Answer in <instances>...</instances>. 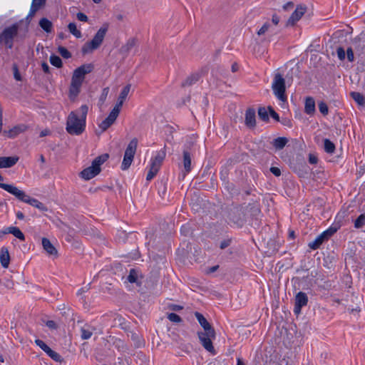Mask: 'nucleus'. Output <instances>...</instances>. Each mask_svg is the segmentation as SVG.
Returning a JSON list of instances; mask_svg holds the SVG:
<instances>
[{"mask_svg": "<svg viewBox=\"0 0 365 365\" xmlns=\"http://www.w3.org/2000/svg\"><path fill=\"white\" fill-rule=\"evenodd\" d=\"M271 27V24L269 22H265L262 26L257 31V34L258 36L264 35Z\"/></svg>", "mask_w": 365, "mask_h": 365, "instance_id": "obj_38", "label": "nucleus"}, {"mask_svg": "<svg viewBox=\"0 0 365 365\" xmlns=\"http://www.w3.org/2000/svg\"><path fill=\"white\" fill-rule=\"evenodd\" d=\"M130 84H128L125 86L121 91L119 97L118 98V102L116 105L114 106L113 109L120 112V108L124 103V101L126 99L130 91Z\"/></svg>", "mask_w": 365, "mask_h": 365, "instance_id": "obj_17", "label": "nucleus"}, {"mask_svg": "<svg viewBox=\"0 0 365 365\" xmlns=\"http://www.w3.org/2000/svg\"><path fill=\"white\" fill-rule=\"evenodd\" d=\"M294 8V3L292 1H289L284 4L283 9L285 11L291 10Z\"/></svg>", "mask_w": 365, "mask_h": 365, "instance_id": "obj_59", "label": "nucleus"}, {"mask_svg": "<svg viewBox=\"0 0 365 365\" xmlns=\"http://www.w3.org/2000/svg\"><path fill=\"white\" fill-rule=\"evenodd\" d=\"M306 11V7L302 5L297 6L296 9L292 14L290 17L288 19L287 21V26H294L296 22H297L302 16L304 14Z\"/></svg>", "mask_w": 365, "mask_h": 365, "instance_id": "obj_13", "label": "nucleus"}, {"mask_svg": "<svg viewBox=\"0 0 365 365\" xmlns=\"http://www.w3.org/2000/svg\"><path fill=\"white\" fill-rule=\"evenodd\" d=\"M324 150L328 153H333L335 150L334 144L329 139H324Z\"/></svg>", "mask_w": 365, "mask_h": 365, "instance_id": "obj_31", "label": "nucleus"}, {"mask_svg": "<svg viewBox=\"0 0 365 365\" xmlns=\"http://www.w3.org/2000/svg\"><path fill=\"white\" fill-rule=\"evenodd\" d=\"M327 240L326 237L324 236V234L321 233L319 235H318L316 239L312 242H310L308 244V246L312 250H317L319 248L321 245L324 242Z\"/></svg>", "mask_w": 365, "mask_h": 365, "instance_id": "obj_22", "label": "nucleus"}, {"mask_svg": "<svg viewBox=\"0 0 365 365\" xmlns=\"http://www.w3.org/2000/svg\"><path fill=\"white\" fill-rule=\"evenodd\" d=\"M19 33V25L14 24L8 26L0 34V43H4L6 46L11 49L14 46V39Z\"/></svg>", "mask_w": 365, "mask_h": 365, "instance_id": "obj_6", "label": "nucleus"}, {"mask_svg": "<svg viewBox=\"0 0 365 365\" xmlns=\"http://www.w3.org/2000/svg\"><path fill=\"white\" fill-rule=\"evenodd\" d=\"M137 40L135 38H130L127 42L120 47V53L126 56L131 49L136 45Z\"/></svg>", "mask_w": 365, "mask_h": 365, "instance_id": "obj_19", "label": "nucleus"}, {"mask_svg": "<svg viewBox=\"0 0 365 365\" xmlns=\"http://www.w3.org/2000/svg\"><path fill=\"white\" fill-rule=\"evenodd\" d=\"M41 67H42V69H43L44 73H50V67H49V66L48 65L47 63L43 62L41 63Z\"/></svg>", "mask_w": 365, "mask_h": 365, "instance_id": "obj_62", "label": "nucleus"}, {"mask_svg": "<svg viewBox=\"0 0 365 365\" xmlns=\"http://www.w3.org/2000/svg\"><path fill=\"white\" fill-rule=\"evenodd\" d=\"M108 29V25L107 24H104L100 29L97 31L93 38L88 42H86L82 47L81 51L83 54H86L92 52L93 50L97 49L102 43L106 32Z\"/></svg>", "mask_w": 365, "mask_h": 365, "instance_id": "obj_5", "label": "nucleus"}, {"mask_svg": "<svg viewBox=\"0 0 365 365\" xmlns=\"http://www.w3.org/2000/svg\"><path fill=\"white\" fill-rule=\"evenodd\" d=\"M27 125L24 124H20L15 125L12 128L8 130H4L3 134L7 138H14L17 136L19 134L24 133L27 130Z\"/></svg>", "mask_w": 365, "mask_h": 365, "instance_id": "obj_16", "label": "nucleus"}, {"mask_svg": "<svg viewBox=\"0 0 365 365\" xmlns=\"http://www.w3.org/2000/svg\"><path fill=\"white\" fill-rule=\"evenodd\" d=\"M280 21V18L277 14H273L272 16V22L274 25L277 26Z\"/></svg>", "mask_w": 365, "mask_h": 365, "instance_id": "obj_61", "label": "nucleus"}, {"mask_svg": "<svg viewBox=\"0 0 365 365\" xmlns=\"http://www.w3.org/2000/svg\"><path fill=\"white\" fill-rule=\"evenodd\" d=\"M351 96L352 98L360 106H364L365 103L364 96L359 92H351Z\"/></svg>", "mask_w": 365, "mask_h": 365, "instance_id": "obj_29", "label": "nucleus"}, {"mask_svg": "<svg viewBox=\"0 0 365 365\" xmlns=\"http://www.w3.org/2000/svg\"><path fill=\"white\" fill-rule=\"evenodd\" d=\"M336 232V229L334 227H330L328 230L324 231L322 233L324 234L327 240H328L331 236H332Z\"/></svg>", "mask_w": 365, "mask_h": 365, "instance_id": "obj_50", "label": "nucleus"}, {"mask_svg": "<svg viewBox=\"0 0 365 365\" xmlns=\"http://www.w3.org/2000/svg\"><path fill=\"white\" fill-rule=\"evenodd\" d=\"M39 9V8L36 6H34V4H31V9L29 12V16H33L35 13Z\"/></svg>", "mask_w": 365, "mask_h": 365, "instance_id": "obj_63", "label": "nucleus"}, {"mask_svg": "<svg viewBox=\"0 0 365 365\" xmlns=\"http://www.w3.org/2000/svg\"><path fill=\"white\" fill-rule=\"evenodd\" d=\"M3 165L4 168H9L13 167L19 161V157L17 156H9V157H1Z\"/></svg>", "mask_w": 365, "mask_h": 365, "instance_id": "obj_24", "label": "nucleus"}, {"mask_svg": "<svg viewBox=\"0 0 365 365\" xmlns=\"http://www.w3.org/2000/svg\"><path fill=\"white\" fill-rule=\"evenodd\" d=\"M245 125L252 129L256 126V115L255 110L253 108H248L245 111Z\"/></svg>", "mask_w": 365, "mask_h": 365, "instance_id": "obj_14", "label": "nucleus"}, {"mask_svg": "<svg viewBox=\"0 0 365 365\" xmlns=\"http://www.w3.org/2000/svg\"><path fill=\"white\" fill-rule=\"evenodd\" d=\"M134 158L124 155L121 165L122 170H127L131 165Z\"/></svg>", "mask_w": 365, "mask_h": 365, "instance_id": "obj_36", "label": "nucleus"}, {"mask_svg": "<svg viewBox=\"0 0 365 365\" xmlns=\"http://www.w3.org/2000/svg\"><path fill=\"white\" fill-rule=\"evenodd\" d=\"M130 337H131L132 340L134 341L135 346L136 347H140L143 345V341L141 340V337L139 334H138L136 333L131 332Z\"/></svg>", "mask_w": 365, "mask_h": 365, "instance_id": "obj_35", "label": "nucleus"}, {"mask_svg": "<svg viewBox=\"0 0 365 365\" xmlns=\"http://www.w3.org/2000/svg\"><path fill=\"white\" fill-rule=\"evenodd\" d=\"M109 158L107 153L96 157L92 162L91 165L83 169L80 175L82 178L88 180L96 176L101 172V165L103 164Z\"/></svg>", "mask_w": 365, "mask_h": 365, "instance_id": "obj_4", "label": "nucleus"}, {"mask_svg": "<svg viewBox=\"0 0 365 365\" xmlns=\"http://www.w3.org/2000/svg\"><path fill=\"white\" fill-rule=\"evenodd\" d=\"M336 54L339 60L344 61L346 58V53L342 47H338L336 48Z\"/></svg>", "mask_w": 365, "mask_h": 365, "instance_id": "obj_47", "label": "nucleus"}, {"mask_svg": "<svg viewBox=\"0 0 365 365\" xmlns=\"http://www.w3.org/2000/svg\"><path fill=\"white\" fill-rule=\"evenodd\" d=\"M200 78V74L198 73H193L188 76L182 83V86H190L197 82Z\"/></svg>", "mask_w": 365, "mask_h": 365, "instance_id": "obj_27", "label": "nucleus"}, {"mask_svg": "<svg viewBox=\"0 0 365 365\" xmlns=\"http://www.w3.org/2000/svg\"><path fill=\"white\" fill-rule=\"evenodd\" d=\"M35 344L46 353H47L48 350L51 349L44 341H43L41 339H36Z\"/></svg>", "mask_w": 365, "mask_h": 365, "instance_id": "obj_40", "label": "nucleus"}, {"mask_svg": "<svg viewBox=\"0 0 365 365\" xmlns=\"http://www.w3.org/2000/svg\"><path fill=\"white\" fill-rule=\"evenodd\" d=\"M309 162L311 164H316L318 162V158L316 155H314L313 154H309Z\"/></svg>", "mask_w": 365, "mask_h": 365, "instance_id": "obj_58", "label": "nucleus"}, {"mask_svg": "<svg viewBox=\"0 0 365 365\" xmlns=\"http://www.w3.org/2000/svg\"><path fill=\"white\" fill-rule=\"evenodd\" d=\"M88 111V107L83 105L68 114L66 129L70 135H79L85 130Z\"/></svg>", "mask_w": 365, "mask_h": 365, "instance_id": "obj_1", "label": "nucleus"}, {"mask_svg": "<svg viewBox=\"0 0 365 365\" xmlns=\"http://www.w3.org/2000/svg\"><path fill=\"white\" fill-rule=\"evenodd\" d=\"M180 232L185 236L192 234V229L189 225H182L180 228Z\"/></svg>", "mask_w": 365, "mask_h": 365, "instance_id": "obj_44", "label": "nucleus"}, {"mask_svg": "<svg viewBox=\"0 0 365 365\" xmlns=\"http://www.w3.org/2000/svg\"><path fill=\"white\" fill-rule=\"evenodd\" d=\"M58 52L64 58H69L71 57V53L63 46L58 48Z\"/></svg>", "mask_w": 365, "mask_h": 365, "instance_id": "obj_39", "label": "nucleus"}, {"mask_svg": "<svg viewBox=\"0 0 365 365\" xmlns=\"http://www.w3.org/2000/svg\"><path fill=\"white\" fill-rule=\"evenodd\" d=\"M36 207L43 212H46L48 210L47 207L40 201H38Z\"/></svg>", "mask_w": 365, "mask_h": 365, "instance_id": "obj_60", "label": "nucleus"}, {"mask_svg": "<svg viewBox=\"0 0 365 365\" xmlns=\"http://www.w3.org/2000/svg\"><path fill=\"white\" fill-rule=\"evenodd\" d=\"M108 92H109V88H108V87L104 88L103 89L101 96L99 98V102H101V103H103L105 102V101L106 100V98L108 95Z\"/></svg>", "mask_w": 365, "mask_h": 365, "instance_id": "obj_46", "label": "nucleus"}, {"mask_svg": "<svg viewBox=\"0 0 365 365\" xmlns=\"http://www.w3.org/2000/svg\"><path fill=\"white\" fill-rule=\"evenodd\" d=\"M138 140L136 138H133L128 143L124 155L134 158L138 147Z\"/></svg>", "mask_w": 365, "mask_h": 365, "instance_id": "obj_18", "label": "nucleus"}, {"mask_svg": "<svg viewBox=\"0 0 365 365\" xmlns=\"http://www.w3.org/2000/svg\"><path fill=\"white\" fill-rule=\"evenodd\" d=\"M0 262L3 267L7 268L9 267L10 255L8 249L5 247H3L0 251Z\"/></svg>", "mask_w": 365, "mask_h": 365, "instance_id": "obj_20", "label": "nucleus"}, {"mask_svg": "<svg viewBox=\"0 0 365 365\" xmlns=\"http://www.w3.org/2000/svg\"><path fill=\"white\" fill-rule=\"evenodd\" d=\"M268 110H269V114H270L271 117L272 118H274V120H276L277 121H279V116L278 113H277L274 111V110L272 108V107L269 106L268 107Z\"/></svg>", "mask_w": 365, "mask_h": 365, "instance_id": "obj_52", "label": "nucleus"}, {"mask_svg": "<svg viewBox=\"0 0 365 365\" xmlns=\"http://www.w3.org/2000/svg\"><path fill=\"white\" fill-rule=\"evenodd\" d=\"M229 220L238 227H242L245 222V212L242 207H234L229 211Z\"/></svg>", "mask_w": 365, "mask_h": 365, "instance_id": "obj_9", "label": "nucleus"}, {"mask_svg": "<svg viewBox=\"0 0 365 365\" xmlns=\"http://www.w3.org/2000/svg\"><path fill=\"white\" fill-rule=\"evenodd\" d=\"M46 1V0H33L32 4H34V6H36L40 9L42 6L45 5Z\"/></svg>", "mask_w": 365, "mask_h": 365, "instance_id": "obj_55", "label": "nucleus"}, {"mask_svg": "<svg viewBox=\"0 0 365 365\" xmlns=\"http://www.w3.org/2000/svg\"><path fill=\"white\" fill-rule=\"evenodd\" d=\"M46 325L51 329H56L58 328L56 323L53 320L46 321Z\"/></svg>", "mask_w": 365, "mask_h": 365, "instance_id": "obj_54", "label": "nucleus"}, {"mask_svg": "<svg viewBox=\"0 0 365 365\" xmlns=\"http://www.w3.org/2000/svg\"><path fill=\"white\" fill-rule=\"evenodd\" d=\"M168 319L173 322L179 323L182 322L181 317L175 313L168 314Z\"/></svg>", "mask_w": 365, "mask_h": 365, "instance_id": "obj_43", "label": "nucleus"}, {"mask_svg": "<svg viewBox=\"0 0 365 365\" xmlns=\"http://www.w3.org/2000/svg\"><path fill=\"white\" fill-rule=\"evenodd\" d=\"M165 155V151L162 150L157 153L155 158H152L150 170L146 176V180L148 181L151 180L158 173Z\"/></svg>", "mask_w": 365, "mask_h": 365, "instance_id": "obj_8", "label": "nucleus"}, {"mask_svg": "<svg viewBox=\"0 0 365 365\" xmlns=\"http://www.w3.org/2000/svg\"><path fill=\"white\" fill-rule=\"evenodd\" d=\"M346 57L349 62H353L354 61V51L351 47H349L346 50Z\"/></svg>", "mask_w": 365, "mask_h": 365, "instance_id": "obj_51", "label": "nucleus"}, {"mask_svg": "<svg viewBox=\"0 0 365 365\" xmlns=\"http://www.w3.org/2000/svg\"><path fill=\"white\" fill-rule=\"evenodd\" d=\"M230 240H224V241L221 242L220 247L223 250V249L227 247L230 245Z\"/></svg>", "mask_w": 365, "mask_h": 365, "instance_id": "obj_64", "label": "nucleus"}, {"mask_svg": "<svg viewBox=\"0 0 365 365\" xmlns=\"http://www.w3.org/2000/svg\"><path fill=\"white\" fill-rule=\"evenodd\" d=\"M50 62L53 66H56V68H61L63 66L61 58L56 55H51L50 56Z\"/></svg>", "mask_w": 365, "mask_h": 365, "instance_id": "obj_32", "label": "nucleus"}, {"mask_svg": "<svg viewBox=\"0 0 365 365\" xmlns=\"http://www.w3.org/2000/svg\"><path fill=\"white\" fill-rule=\"evenodd\" d=\"M0 187L14 195L18 200L24 202H26L29 197L24 191L19 190L17 187L13 185L0 182Z\"/></svg>", "mask_w": 365, "mask_h": 365, "instance_id": "obj_10", "label": "nucleus"}, {"mask_svg": "<svg viewBox=\"0 0 365 365\" xmlns=\"http://www.w3.org/2000/svg\"><path fill=\"white\" fill-rule=\"evenodd\" d=\"M81 338L83 339H88L91 337L93 332L85 328H82L81 330Z\"/></svg>", "mask_w": 365, "mask_h": 365, "instance_id": "obj_45", "label": "nucleus"}, {"mask_svg": "<svg viewBox=\"0 0 365 365\" xmlns=\"http://www.w3.org/2000/svg\"><path fill=\"white\" fill-rule=\"evenodd\" d=\"M41 244L43 249L48 257H52L53 259L58 257V252L57 249L48 238L43 237L41 240Z\"/></svg>", "mask_w": 365, "mask_h": 365, "instance_id": "obj_12", "label": "nucleus"}, {"mask_svg": "<svg viewBox=\"0 0 365 365\" xmlns=\"http://www.w3.org/2000/svg\"><path fill=\"white\" fill-rule=\"evenodd\" d=\"M39 26L41 28L44 30L47 33H50L52 30V22L47 19L46 18H42L39 21Z\"/></svg>", "mask_w": 365, "mask_h": 365, "instance_id": "obj_28", "label": "nucleus"}, {"mask_svg": "<svg viewBox=\"0 0 365 365\" xmlns=\"http://www.w3.org/2000/svg\"><path fill=\"white\" fill-rule=\"evenodd\" d=\"M138 279V274L136 271L133 269L130 270L129 274L128 276V281L130 283H134L136 282Z\"/></svg>", "mask_w": 365, "mask_h": 365, "instance_id": "obj_41", "label": "nucleus"}, {"mask_svg": "<svg viewBox=\"0 0 365 365\" xmlns=\"http://www.w3.org/2000/svg\"><path fill=\"white\" fill-rule=\"evenodd\" d=\"M304 111L308 115H313L315 113V102L313 98H306Z\"/></svg>", "mask_w": 365, "mask_h": 365, "instance_id": "obj_23", "label": "nucleus"}, {"mask_svg": "<svg viewBox=\"0 0 365 365\" xmlns=\"http://www.w3.org/2000/svg\"><path fill=\"white\" fill-rule=\"evenodd\" d=\"M68 29L69 31L75 36L76 38L81 37V33L79 30L77 29L76 25L75 23H70L68 26Z\"/></svg>", "mask_w": 365, "mask_h": 365, "instance_id": "obj_33", "label": "nucleus"}, {"mask_svg": "<svg viewBox=\"0 0 365 365\" xmlns=\"http://www.w3.org/2000/svg\"><path fill=\"white\" fill-rule=\"evenodd\" d=\"M258 115L259 118L264 122H267L269 120L268 112L264 107H259L258 108Z\"/></svg>", "mask_w": 365, "mask_h": 365, "instance_id": "obj_30", "label": "nucleus"}, {"mask_svg": "<svg viewBox=\"0 0 365 365\" xmlns=\"http://www.w3.org/2000/svg\"><path fill=\"white\" fill-rule=\"evenodd\" d=\"M119 113L120 112L113 108L108 116L98 125L99 128L101 129V132L106 131L115 123Z\"/></svg>", "mask_w": 365, "mask_h": 365, "instance_id": "obj_11", "label": "nucleus"}, {"mask_svg": "<svg viewBox=\"0 0 365 365\" xmlns=\"http://www.w3.org/2000/svg\"><path fill=\"white\" fill-rule=\"evenodd\" d=\"M270 172L275 176H279L281 175V170L277 167H271Z\"/></svg>", "mask_w": 365, "mask_h": 365, "instance_id": "obj_57", "label": "nucleus"}, {"mask_svg": "<svg viewBox=\"0 0 365 365\" xmlns=\"http://www.w3.org/2000/svg\"><path fill=\"white\" fill-rule=\"evenodd\" d=\"M2 233L4 234H12L14 235L16 238L19 239L20 240L24 241L25 240V236L23 234V232L19 230V228L16 227H9L6 230H2Z\"/></svg>", "mask_w": 365, "mask_h": 365, "instance_id": "obj_21", "label": "nucleus"}, {"mask_svg": "<svg viewBox=\"0 0 365 365\" xmlns=\"http://www.w3.org/2000/svg\"><path fill=\"white\" fill-rule=\"evenodd\" d=\"M272 88L273 90L274 94L279 101L282 102L286 101L287 96L285 95V80L280 73H276L274 75Z\"/></svg>", "mask_w": 365, "mask_h": 365, "instance_id": "obj_7", "label": "nucleus"}, {"mask_svg": "<svg viewBox=\"0 0 365 365\" xmlns=\"http://www.w3.org/2000/svg\"><path fill=\"white\" fill-rule=\"evenodd\" d=\"M183 165L186 173L191 170V157L188 151L183 152Z\"/></svg>", "mask_w": 365, "mask_h": 365, "instance_id": "obj_26", "label": "nucleus"}, {"mask_svg": "<svg viewBox=\"0 0 365 365\" xmlns=\"http://www.w3.org/2000/svg\"><path fill=\"white\" fill-rule=\"evenodd\" d=\"M365 225V214H361L354 221V227L357 229L362 227Z\"/></svg>", "mask_w": 365, "mask_h": 365, "instance_id": "obj_34", "label": "nucleus"}, {"mask_svg": "<svg viewBox=\"0 0 365 365\" xmlns=\"http://www.w3.org/2000/svg\"><path fill=\"white\" fill-rule=\"evenodd\" d=\"M308 302V298L305 293L299 292L295 297V306H294V312L296 314H299L301 312V309L302 307L307 305Z\"/></svg>", "mask_w": 365, "mask_h": 365, "instance_id": "obj_15", "label": "nucleus"}, {"mask_svg": "<svg viewBox=\"0 0 365 365\" xmlns=\"http://www.w3.org/2000/svg\"><path fill=\"white\" fill-rule=\"evenodd\" d=\"M77 19L81 21L86 22L88 21V16L81 12L77 14Z\"/></svg>", "mask_w": 365, "mask_h": 365, "instance_id": "obj_56", "label": "nucleus"}, {"mask_svg": "<svg viewBox=\"0 0 365 365\" xmlns=\"http://www.w3.org/2000/svg\"><path fill=\"white\" fill-rule=\"evenodd\" d=\"M93 68V64L87 63L74 70L69 88V96L71 100H74L79 94L85 76L92 72Z\"/></svg>", "mask_w": 365, "mask_h": 365, "instance_id": "obj_3", "label": "nucleus"}, {"mask_svg": "<svg viewBox=\"0 0 365 365\" xmlns=\"http://www.w3.org/2000/svg\"><path fill=\"white\" fill-rule=\"evenodd\" d=\"M318 106H319V110L322 114H323L324 115H327L328 114L329 108H328L327 103H325L323 101H321L319 103Z\"/></svg>", "mask_w": 365, "mask_h": 365, "instance_id": "obj_42", "label": "nucleus"}, {"mask_svg": "<svg viewBox=\"0 0 365 365\" xmlns=\"http://www.w3.org/2000/svg\"><path fill=\"white\" fill-rule=\"evenodd\" d=\"M14 77L16 81H21V76L16 64L13 65Z\"/></svg>", "mask_w": 365, "mask_h": 365, "instance_id": "obj_48", "label": "nucleus"}, {"mask_svg": "<svg viewBox=\"0 0 365 365\" xmlns=\"http://www.w3.org/2000/svg\"><path fill=\"white\" fill-rule=\"evenodd\" d=\"M336 232V229L334 227H330L328 230L324 231L322 233L324 234L327 240H328L331 236H332Z\"/></svg>", "mask_w": 365, "mask_h": 365, "instance_id": "obj_49", "label": "nucleus"}, {"mask_svg": "<svg viewBox=\"0 0 365 365\" xmlns=\"http://www.w3.org/2000/svg\"><path fill=\"white\" fill-rule=\"evenodd\" d=\"M53 360L57 362H61L63 361L62 357L57 352L53 351L51 349L46 353Z\"/></svg>", "mask_w": 365, "mask_h": 365, "instance_id": "obj_37", "label": "nucleus"}, {"mask_svg": "<svg viewBox=\"0 0 365 365\" xmlns=\"http://www.w3.org/2000/svg\"><path fill=\"white\" fill-rule=\"evenodd\" d=\"M195 316L204 331H198L197 336L202 346L212 354H215V348L212 345V339H215L216 333L212 325L207 322L205 317L200 312H196Z\"/></svg>", "mask_w": 365, "mask_h": 365, "instance_id": "obj_2", "label": "nucleus"}, {"mask_svg": "<svg viewBox=\"0 0 365 365\" xmlns=\"http://www.w3.org/2000/svg\"><path fill=\"white\" fill-rule=\"evenodd\" d=\"M288 143V139L285 137H279L273 140V145L276 150H282L283 149L287 143Z\"/></svg>", "mask_w": 365, "mask_h": 365, "instance_id": "obj_25", "label": "nucleus"}, {"mask_svg": "<svg viewBox=\"0 0 365 365\" xmlns=\"http://www.w3.org/2000/svg\"><path fill=\"white\" fill-rule=\"evenodd\" d=\"M26 203H28L29 205H31V206H34V207H36V205L37 203L38 202V200L35 199V198H32L29 195L28 197V198L26 199Z\"/></svg>", "mask_w": 365, "mask_h": 365, "instance_id": "obj_53", "label": "nucleus"}]
</instances>
